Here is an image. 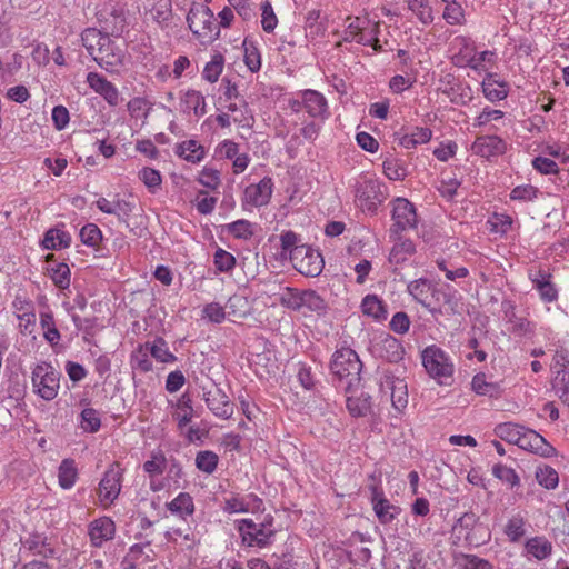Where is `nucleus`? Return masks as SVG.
Here are the masks:
<instances>
[{
    "label": "nucleus",
    "mask_w": 569,
    "mask_h": 569,
    "mask_svg": "<svg viewBox=\"0 0 569 569\" xmlns=\"http://www.w3.org/2000/svg\"><path fill=\"white\" fill-rule=\"evenodd\" d=\"M114 535L116 525L110 517H100L88 525L90 543L96 548L102 547L107 541L112 540Z\"/></svg>",
    "instance_id": "obj_14"
},
{
    "label": "nucleus",
    "mask_w": 569,
    "mask_h": 569,
    "mask_svg": "<svg viewBox=\"0 0 569 569\" xmlns=\"http://www.w3.org/2000/svg\"><path fill=\"white\" fill-rule=\"evenodd\" d=\"M525 550L537 560H543L551 555L552 545L545 537H533L527 540Z\"/></svg>",
    "instance_id": "obj_38"
},
{
    "label": "nucleus",
    "mask_w": 569,
    "mask_h": 569,
    "mask_svg": "<svg viewBox=\"0 0 569 569\" xmlns=\"http://www.w3.org/2000/svg\"><path fill=\"white\" fill-rule=\"evenodd\" d=\"M427 373L440 385H447L453 376L455 365L449 355L437 346L427 347L421 355Z\"/></svg>",
    "instance_id": "obj_6"
},
{
    "label": "nucleus",
    "mask_w": 569,
    "mask_h": 569,
    "mask_svg": "<svg viewBox=\"0 0 569 569\" xmlns=\"http://www.w3.org/2000/svg\"><path fill=\"white\" fill-rule=\"evenodd\" d=\"M61 373L49 362L41 361L32 368L31 381L33 391L43 400H52L60 389Z\"/></svg>",
    "instance_id": "obj_7"
},
{
    "label": "nucleus",
    "mask_w": 569,
    "mask_h": 569,
    "mask_svg": "<svg viewBox=\"0 0 569 569\" xmlns=\"http://www.w3.org/2000/svg\"><path fill=\"white\" fill-rule=\"evenodd\" d=\"M87 82L96 93L100 94L108 102L109 106L117 107L121 102L118 88L103 76L97 72H89L87 76Z\"/></svg>",
    "instance_id": "obj_17"
},
{
    "label": "nucleus",
    "mask_w": 569,
    "mask_h": 569,
    "mask_svg": "<svg viewBox=\"0 0 569 569\" xmlns=\"http://www.w3.org/2000/svg\"><path fill=\"white\" fill-rule=\"evenodd\" d=\"M301 97L303 109L311 118L325 121L330 117L328 101L322 93L308 89L301 92Z\"/></svg>",
    "instance_id": "obj_18"
},
{
    "label": "nucleus",
    "mask_w": 569,
    "mask_h": 569,
    "mask_svg": "<svg viewBox=\"0 0 569 569\" xmlns=\"http://www.w3.org/2000/svg\"><path fill=\"white\" fill-rule=\"evenodd\" d=\"M432 132L426 127H415L407 131H400L395 133V141L406 148H416L419 144H423L430 141Z\"/></svg>",
    "instance_id": "obj_25"
},
{
    "label": "nucleus",
    "mask_w": 569,
    "mask_h": 569,
    "mask_svg": "<svg viewBox=\"0 0 569 569\" xmlns=\"http://www.w3.org/2000/svg\"><path fill=\"white\" fill-rule=\"evenodd\" d=\"M187 22L189 29L202 43L212 42L220 33L213 12L202 2H193L191 4Z\"/></svg>",
    "instance_id": "obj_5"
},
{
    "label": "nucleus",
    "mask_w": 569,
    "mask_h": 569,
    "mask_svg": "<svg viewBox=\"0 0 569 569\" xmlns=\"http://www.w3.org/2000/svg\"><path fill=\"white\" fill-rule=\"evenodd\" d=\"M472 390L480 396L497 398L500 395V386L497 382L488 381L485 373H477L471 381Z\"/></svg>",
    "instance_id": "obj_40"
},
{
    "label": "nucleus",
    "mask_w": 569,
    "mask_h": 569,
    "mask_svg": "<svg viewBox=\"0 0 569 569\" xmlns=\"http://www.w3.org/2000/svg\"><path fill=\"white\" fill-rule=\"evenodd\" d=\"M122 471L119 466H111L99 482L98 496L103 508L110 507L121 491Z\"/></svg>",
    "instance_id": "obj_13"
},
{
    "label": "nucleus",
    "mask_w": 569,
    "mask_h": 569,
    "mask_svg": "<svg viewBox=\"0 0 569 569\" xmlns=\"http://www.w3.org/2000/svg\"><path fill=\"white\" fill-rule=\"evenodd\" d=\"M552 388L561 401L569 406V370L556 371Z\"/></svg>",
    "instance_id": "obj_49"
},
{
    "label": "nucleus",
    "mask_w": 569,
    "mask_h": 569,
    "mask_svg": "<svg viewBox=\"0 0 569 569\" xmlns=\"http://www.w3.org/2000/svg\"><path fill=\"white\" fill-rule=\"evenodd\" d=\"M71 234L60 228L49 229L43 237L42 247L46 250H61L70 247Z\"/></svg>",
    "instance_id": "obj_32"
},
{
    "label": "nucleus",
    "mask_w": 569,
    "mask_h": 569,
    "mask_svg": "<svg viewBox=\"0 0 569 569\" xmlns=\"http://www.w3.org/2000/svg\"><path fill=\"white\" fill-rule=\"evenodd\" d=\"M78 478L76 463L71 459L61 461L58 469V481L62 489H70L74 486Z\"/></svg>",
    "instance_id": "obj_39"
},
{
    "label": "nucleus",
    "mask_w": 569,
    "mask_h": 569,
    "mask_svg": "<svg viewBox=\"0 0 569 569\" xmlns=\"http://www.w3.org/2000/svg\"><path fill=\"white\" fill-rule=\"evenodd\" d=\"M213 263L218 271L229 272L236 266V258L224 249L218 248L213 254Z\"/></svg>",
    "instance_id": "obj_63"
},
{
    "label": "nucleus",
    "mask_w": 569,
    "mask_h": 569,
    "mask_svg": "<svg viewBox=\"0 0 569 569\" xmlns=\"http://www.w3.org/2000/svg\"><path fill=\"white\" fill-rule=\"evenodd\" d=\"M361 369L362 363L353 349L343 346L333 352L330 371L346 392L359 386Z\"/></svg>",
    "instance_id": "obj_2"
},
{
    "label": "nucleus",
    "mask_w": 569,
    "mask_h": 569,
    "mask_svg": "<svg viewBox=\"0 0 569 569\" xmlns=\"http://www.w3.org/2000/svg\"><path fill=\"white\" fill-rule=\"evenodd\" d=\"M133 209V202L120 198L119 194L114 196L112 214L116 216L120 222H123L128 226L129 218L131 217Z\"/></svg>",
    "instance_id": "obj_58"
},
{
    "label": "nucleus",
    "mask_w": 569,
    "mask_h": 569,
    "mask_svg": "<svg viewBox=\"0 0 569 569\" xmlns=\"http://www.w3.org/2000/svg\"><path fill=\"white\" fill-rule=\"evenodd\" d=\"M303 308L318 315H322L327 310V303L316 291L305 290L301 292V310Z\"/></svg>",
    "instance_id": "obj_45"
},
{
    "label": "nucleus",
    "mask_w": 569,
    "mask_h": 569,
    "mask_svg": "<svg viewBox=\"0 0 569 569\" xmlns=\"http://www.w3.org/2000/svg\"><path fill=\"white\" fill-rule=\"evenodd\" d=\"M168 510L181 518L186 519L194 512L192 497L187 492H180L173 500L167 503Z\"/></svg>",
    "instance_id": "obj_35"
},
{
    "label": "nucleus",
    "mask_w": 569,
    "mask_h": 569,
    "mask_svg": "<svg viewBox=\"0 0 569 569\" xmlns=\"http://www.w3.org/2000/svg\"><path fill=\"white\" fill-rule=\"evenodd\" d=\"M383 173L389 180L400 181L407 177V168L401 160L396 158H387L383 163Z\"/></svg>",
    "instance_id": "obj_50"
},
{
    "label": "nucleus",
    "mask_w": 569,
    "mask_h": 569,
    "mask_svg": "<svg viewBox=\"0 0 569 569\" xmlns=\"http://www.w3.org/2000/svg\"><path fill=\"white\" fill-rule=\"evenodd\" d=\"M535 476L538 483L548 490L557 488L559 483L558 472L550 466L538 467Z\"/></svg>",
    "instance_id": "obj_51"
},
{
    "label": "nucleus",
    "mask_w": 569,
    "mask_h": 569,
    "mask_svg": "<svg viewBox=\"0 0 569 569\" xmlns=\"http://www.w3.org/2000/svg\"><path fill=\"white\" fill-rule=\"evenodd\" d=\"M290 261L298 272L307 277L320 274L323 268L321 253L306 244L292 249Z\"/></svg>",
    "instance_id": "obj_10"
},
{
    "label": "nucleus",
    "mask_w": 569,
    "mask_h": 569,
    "mask_svg": "<svg viewBox=\"0 0 569 569\" xmlns=\"http://www.w3.org/2000/svg\"><path fill=\"white\" fill-rule=\"evenodd\" d=\"M377 349L380 357L385 358L389 362H398L405 355V349L401 342L390 335H385L380 338L377 343Z\"/></svg>",
    "instance_id": "obj_28"
},
{
    "label": "nucleus",
    "mask_w": 569,
    "mask_h": 569,
    "mask_svg": "<svg viewBox=\"0 0 569 569\" xmlns=\"http://www.w3.org/2000/svg\"><path fill=\"white\" fill-rule=\"evenodd\" d=\"M525 430V427L512 423V422H503L499 423L495 428V433L501 439L509 443L518 445L520 437Z\"/></svg>",
    "instance_id": "obj_44"
},
{
    "label": "nucleus",
    "mask_w": 569,
    "mask_h": 569,
    "mask_svg": "<svg viewBox=\"0 0 569 569\" xmlns=\"http://www.w3.org/2000/svg\"><path fill=\"white\" fill-rule=\"evenodd\" d=\"M256 500L253 495L246 497H232L224 501L223 510L229 513H242L250 511V502Z\"/></svg>",
    "instance_id": "obj_56"
},
{
    "label": "nucleus",
    "mask_w": 569,
    "mask_h": 569,
    "mask_svg": "<svg viewBox=\"0 0 569 569\" xmlns=\"http://www.w3.org/2000/svg\"><path fill=\"white\" fill-rule=\"evenodd\" d=\"M23 548L29 550L31 553L41 556L43 558H51L54 556V549L51 542L43 533L33 532L30 533L23 541Z\"/></svg>",
    "instance_id": "obj_29"
},
{
    "label": "nucleus",
    "mask_w": 569,
    "mask_h": 569,
    "mask_svg": "<svg viewBox=\"0 0 569 569\" xmlns=\"http://www.w3.org/2000/svg\"><path fill=\"white\" fill-rule=\"evenodd\" d=\"M149 345H139L130 355V366L133 371L146 373L152 370V361L150 359Z\"/></svg>",
    "instance_id": "obj_33"
},
{
    "label": "nucleus",
    "mask_w": 569,
    "mask_h": 569,
    "mask_svg": "<svg viewBox=\"0 0 569 569\" xmlns=\"http://www.w3.org/2000/svg\"><path fill=\"white\" fill-rule=\"evenodd\" d=\"M152 18L159 23L167 26L171 19V1L170 0H157V2L150 9Z\"/></svg>",
    "instance_id": "obj_59"
},
{
    "label": "nucleus",
    "mask_w": 569,
    "mask_h": 569,
    "mask_svg": "<svg viewBox=\"0 0 569 569\" xmlns=\"http://www.w3.org/2000/svg\"><path fill=\"white\" fill-rule=\"evenodd\" d=\"M204 401L209 410L218 418L229 419L233 415V403L228 396L216 388L204 392Z\"/></svg>",
    "instance_id": "obj_21"
},
{
    "label": "nucleus",
    "mask_w": 569,
    "mask_h": 569,
    "mask_svg": "<svg viewBox=\"0 0 569 569\" xmlns=\"http://www.w3.org/2000/svg\"><path fill=\"white\" fill-rule=\"evenodd\" d=\"M301 292L290 287H283L279 293V303L293 311L301 310Z\"/></svg>",
    "instance_id": "obj_53"
},
{
    "label": "nucleus",
    "mask_w": 569,
    "mask_h": 569,
    "mask_svg": "<svg viewBox=\"0 0 569 569\" xmlns=\"http://www.w3.org/2000/svg\"><path fill=\"white\" fill-rule=\"evenodd\" d=\"M80 428L86 432H97L101 426L99 412L92 408H86L80 413Z\"/></svg>",
    "instance_id": "obj_52"
},
{
    "label": "nucleus",
    "mask_w": 569,
    "mask_h": 569,
    "mask_svg": "<svg viewBox=\"0 0 569 569\" xmlns=\"http://www.w3.org/2000/svg\"><path fill=\"white\" fill-rule=\"evenodd\" d=\"M492 475L500 481L509 485L511 488L520 485V478L516 470L502 463H496L492 467Z\"/></svg>",
    "instance_id": "obj_55"
},
{
    "label": "nucleus",
    "mask_w": 569,
    "mask_h": 569,
    "mask_svg": "<svg viewBox=\"0 0 569 569\" xmlns=\"http://www.w3.org/2000/svg\"><path fill=\"white\" fill-rule=\"evenodd\" d=\"M236 527L242 543L250 548L263 549L270 546L277 532L270 515L264 516L260 521L250 518L239 519L236 521Z\"/></svg>",
    "instance_id": "obj_4"
},
{
    "label": "nucleus",
    "mask_w": 569,
    "mask_h": 569,
    "mask_svg": "<svg viewBox=\"0 0 569 569\" xmlns=\"http://www.w3.org/2000/svg\"><path fill=\"white\" fill-rule=\"evenodd\" d=\"M227 316L242 319L250 310L249 301L246 297L233 295L226 303Z\"/></svg>",
    "instance_id": "obj_46"
},
{
    "label": "nucleus",
    "mask_w": 569,
    "mask_h": 569,
    "mask_svg": "<svg viewBox=\"0 0 569 569\" xmlns=\"http://www.w3.org/2000/svg\"><path fill=\"white\" fill-rule=\"evenodd\" d=\"M380 392L382 397L391 401L393 409L401 413L408 405L407 382L398 377L385 375L380 381Z\"/></svg>",
    "instance_id": "obj_11"
},
{
    "label": "nucleus",
    "mask_w": 569,
    "mask_h": 569,
    "mask_svg": "<svg viewBox=\"0 0 569 569\" xmlns=\"http://www.w3.org/2000/svg\"><path fill=\"white\" fill-rule=\"evenodd\" d=\"M471 150L475 154L489 159L502 154L506 142L498 136H481L475 140Z\"/></svg>",
    "instance_id": "obj_22"
},
{
    "label": "nucleus",
    "mask_w": 569,
    "mask_h": 569,
    "mask_svg": "<svg viewBox=\"0 0 569 569\" xmlns=\"http://www.w3.org/2000/svg\"><path fill=\"white\" fill-rule=\"evenodd\" d=\"M154 552L149 542L136 543L130 547L124 560V569H140V567L154 559Z\"/></svg>",
    "instance_id": "obj_26"
},
{
    "label": "nucleus",
    "mask_w": 569,
    "mask_h": 569,
    "mask_svg": "<svg viewBox=\"0 0 569 569\" xmlns=\"http://www.w3.org/2000/svg\"><path fill=\"white\" fill-rule=\"evenodd\" d=\"M40 325L43 329L44 339L52 346L60 341V332L56 327L53 315L49 311L40 313Z\"/></svg>",
    "instance_id": "obj_48"
},
{
    "label": "nucleus",
    "mask_w": 569,
    "mask_h": 569,
    "mask_svg": "<svg viewBox=\"0 0 569 569\" xmlns=\"http://www.w3.org/2000/svg\"><path fill=\"white\" fill-rule=\"evenodd\" d=\"M138 179L144 184L151 194H156L161 189L162 176L160 171L150 167H143L138 171Z\"/></svg>",
    "instance_id": "obj_41"
},
{
    "label": "nucleus",
    "mask_w": 569,
    "mask_h": 569,
    "mask_svg": "<svg viewBox=\"0 0 569 569\" xmlns=\"http://www.w3.org/2000/svg\"><path fill=\"white\" fill-rule=\"evenodd\" d=\"M273 187L271 177H264L258 183L247 186L243 191L242 207L249 210L267 206L271 200Z\"/></svg>",
    "instance_id": "obj_12"
},
{
    "label": "nucleus",
    "mask_w": 569,
    "mask_h": 569,
    "mask_svg": "<svg viewBox=\"0 0 569 569\" xmlns=\"http://www.w3.org/2000/svg\"><path fill=\"white\" fill-rule=\"evenodd\" d=\"M174 153L190 163H199L206 157V149L197 140L190 139L178 143Z\"/></svg>",
    "instance_id": "obj_31"
},
{
    "label": "nucleus",
    "mask_w": 569,
    "mask_h": 569,
    "mask_svg": "<svg viewBox=\"0 0 569 569\" xmlns=\"http://www.w3.org/2000/svg\"><path fill=\"white\" fill-rule=\"evenodd\" d=\"M390 241L393 242L390 253H389V262L391 264H402L405 263L411 256L416 252L415 243L408 239L403 238L402 233H398L397 236H389Z\"/></svg>",
    "instance_id": "obj_23"
},
{
    "label": "nucleus",
    "mask_w": 569,
    "mask_h": 569,
    "mask_svg": "<svg viewBox=\"0 0 569 569\" xmlns=\"http://www.w3.org/2000/svg\"><path fill=\"white\" fill-rule=\"evenodd\" d=\"M244 63L251 72H257L261 68V57L257 46L248 40L243 41Z\"/></svg>",
    "instance_id": "obj_60"
},
{
    "label": "nucleus",
    "mask_w": 569,
    "mask_h": 569,
    "mask_svg": "<svg viewBox=\"0 0 569 569\" xmlns=\"http://www.w3.org/2000/svg\"><path fill=\"white\" fill-rule=\"evenodd\" d=\"M385 186L377 179L366 178L357 182L356 203L365 212H375L387 196Z\"/></svg>",
    "instance_id": "obj_9"
},
{
    "label": "nucleus",
    "mask_w": 569,
    "mask_h": 569,
    "mask_svg": "<svg viewBox=\"0 0 569 569\" xmlns=\"http://www.w3.org/2000/svg\"><path fill=\"white\" fill-rule=\"evenodd\" d=\"M180 112L196 118H200L206 113V100L200 91L187 90L180 97L179 101Z\"/></svg>",
    "instance_id": "obj_24"
},
{
    "label": "nucleus",
    "mask_w": 569,
    "mask_h": 569,
    "mask_svg": "<svg viewBox=\"0 0 569 569\" xmlns=\"http://www.w3.org/2000/svg\"><path fill=\"white\" fill-rule=\"evenodd\" d=\"M228 232L237 239H249L253 236V226L250 221L240 219L227 226Z\"/></svg>",
    "instance_id": "obj_62"
},
{
    "label": "nucleus",
    "mask_w": 569,
    "mask_h": 569,
    "mask_svg": "<svg viewBox=\"0 0 569 569\" xmlns=\"http://www.w3.org/2000/svg\"><path fill=\"white\" fill-rule=\"evenodd\" d=\"M361 310L363 315L371 317L377 322H382L387 319L388 312L382 302L375 295H367L361 301Z\"/></svg>",
    "instance_id": "obj_34"
},
{
    "label": "nucleus",
    "mask_w": 569,
    "mask_h": 569,
    "mask_svg": "<svg viewBox=\"0 0 569 569\" xmlns=\"http://www.w3.org/2000/svg\"><path fill=\"white\" fill-rule=\"evenodd\" d=\"M391 206V226L389 236H397L408 230H412L418 224L416 207L406 198H396L390 202Z\"/></svg>",
    "instance_id": "obj_8"
},
{
    "label": "nucleus",
    "mask_w": 569,
    "mask_h": 569,
    "mask_svg": "<svg viewBox=\"0 0 569 569\" xmlns=\"http://www.w3.org/2000/svg\"><path fill=\"white\" fill-rule=\"evenodd\" d=\"M409 9L423 24H429L432 22V9L427 0H409Z\"/></svg>",
    "instance_id": "obj_61"
},
{
    "label": "nucleus",
    "mask_w": 569,
    "mask_h": 569,
    "mask_svg": "<svg viewBox=\"0 0 569 569\" xmlns=\"http://www.w3.org/2000/svg\"><path fill=\"white\" fill-rule=\"evenodd\" d=\"M481 87L483 96L491 102L503 100L508 96L507 83L495 80L492 74H488L483 79Z\"/></svg>",
    "instance_id": "obj_36"
},
{
    "label": "nucleus",
    "mask_w": 569,
    "mask_h": 569,
    "mask_svg": "<svg viewBox=\"0 0 569 569\" xmlns=\"http://www.w3.org/2000/svg\"><path fill=\"white\" fill-rule=\"evenodd\" d=\"M517 446L541 457H552L556 453L555 448L542 436L527 428H525Z\"/></svg>",
    "instance_id": "obj_19"
},
{
    "label": "nucleus",
    "mask_w": 569,
    "mask_h": 569,
    "mask_svg": "<svg viewBox=\"0 0 569 569\" xmlns=\"http://www.w3.org/2000/svg\"><path fill=\"white\" fill-rule=\"evenodd\" d=\"M50 277L54 284L61 289L70 286V268L67 263H58L50 269Z\"/></svg>",
    "instance_id": "obj_64"
},
{
    "label": "nucleus",
    "mask_w": 569,
    "mask_h": 569,
    "mask_svg": "<svg viewBox=\"0 0 569 569\" xmlns=\"http://www.w3.org/2000/svg\"><path fill=\"white\" fill-rule=\"evenodd\" d=\"M81 41L88 53L107 72L119 73L129 61L123 46L96 28L83 30Z\"/></svg>",
    "instance_id": "obj_1"
},
{
    "label": "nucleus",
    "mask_w": 569,
    "mask_h": 569,
    "mask_svg": "<svg viewBox=\"0 0 569 569\" xmlns=\"http://www.w3.org/2000/svg\"><path fill=\"white\" fill-rule=\"evenodd\" d=\"M371 502L376 516L382 523L391 522L399 513V508L390 503V501L383 497V493L376 487L372 489Z\"/></svg>",
    "instance_id": "obj_27"
},
{
    "label": "nucleus",
    "mask_w": 569,
    "mask_h": 569,
    "mask_svg": "<svg viewBox=\"0 0 569 569\" xmlns=\"http://www.w3.org/2000/svg\"><path fill=\"white\" fill-rule=\"evenodd\" d=\"M380 21L369 16L347 17L342 39L346 42H355L361 46L371 47L375 51H381L382 44L379 40Z\"/></svg>",
    "instance_id": "obj_3"
},
{
    "label": "nucleus",
    "mask_w": 569,
    "mask_h": 569,
    "mask_svg": "<svg viewBox=\"0 0 569 569\" xmlns=\"http://www.w3.org/2000/svg\"><path fill=\"white\" fill-rule=\"evenodd\" d=\"M223 56L221 53H214L202 70V78L210 83L217 82L223 71Z\"/></svg>",
    "instance_id": "obj_47"
},
{
    "label": "nucleus",
    "mask_w": 569,
    "mask_h": 569,
    "mask_svg": "<svg viewBox=\"0 0 569 569\" xmlns=\"http://www.w3.org/2000/svg\"><path fill=\"white\" fill-rule=\"evenodd\" d=\"M150 347L151 357L161 363H172L177 357L169 350L168 343L162 338H157L152 342H147Z\"/></svg>",
    "instance_id": "obj_43"
},
{
    "label": "nucleus",
    "mask_w": 569,
    "mask_h": 569,
    "mask_svg": "<svg viewBox=\"0 0 569 569\" xmlns=\"http://www.w3.org/2000/svg\"><path fill=\"white\" fill-rule=\"evenodd\" d=\"M219 457L210 450L199 451L196 457L197 468L208 475H211L217 469Z\"/></svg>",
    "instance_id": "obj_54"
},
{
    "label": "nucleus",
    "mask_w": 569,
    "mask_h": 569,
    "mask_svg": "<svg viewBox=\"0 0 569 569\" xmlns=\"http://www.w3.org/2000/svg\"><path fill=\"white\" fill-rule=\"evenodd\" d=\"M167 469V459L161 451L152 452L151 458L143 463V470L149 476L150 489L153 492L163 490L168 482L159 477Z\"/></svg>",
    "instance_id": "obj_16"
},
{
    "label": "nucleus",
    "mask_w": 569,
    "mask_h": 569,
    "mask_svg": "<svg viewBox=\"0 0 569 569\" xmlns=\"http://www.w3.org/2000/svg\"><path fill=\"white\" fill-rule=\"evenodd\" d=\"M475 42L466 36H457L450 43L451 61L456 67L466 68L475 54Z\"/></svg>",
    "instance_id": "obj_20"
},
{
    "label": "nucleus",
    "mask_w": 569,
    "mask_h": 569,
    "mask_svg": "<svg viewBox=\"0 0 569 569\" xmlns=\"http://www.w3.org/2000/svg\"><path fill=\"white\" fill-rule=\"evenodd\" d=\"M453 559L458 569H493L491 562L476 555L457 553Z\"/></svg>",
    "instance_id": "obj_42"
},
{
    "label": "nucleus",
    "mask_w": 569,
    "mask_h": 569,
    "mask_svg": "<svg viewBox=\"0 0 569 569\" xmlns=\"http://www.w3.org/2000/svg\"><path fill=\"white\" fill-rule=\"evenodd\" d=\"M508 540L512 543L519 542L527 532V521L520 513L511 516L503 528Z\"/></svg>",
    "instance_id": "obj_37"
},
{
    "label": "nucleus",
    "mask_w": 569,
    "mask_h": 569,
    "mask_svg": "<svg viewBox=\"0 0 569 569\" xmlns=\"http://www.w3.org/2000/svg\"><path fill=\"white\" fill-rule=\"evenodd\" d=\"M529 279L543 302H555L558 299V289L551 281V273L546 269L529 270Z\"/></svg>",
    "instance_id": "obj_15"
},
{
    "label": "nucleus",
    "mask_w": 569,
    "mask_h": 569,
    "mask_svg": "<svg viewBox=\"0 0 569 569\" xmlns=\"http://www.w3.org/2000/svg\"><path fill=\"white\" fill-rule=\"evenodd\" d=\"M442 17L451 26H462L466 23L465 10L457 1L446 4Z\"/></svg>",
    "instance_id": "obj_57"
},
{
    "label": "nucleus",
    "mask_w": 569,
    "mask_h": 569,
    "mask_svg": "<svg viewBox=\"0 0 569 569\" xmlns=\"http://www.w3.org/2000/svg\"><path fill=\"white\" fill-rule=\"evenodd\" d=\"M126 7L124 4L117 3H106L104 7L99 11L100 20L109 21L111 18L112 32H121L126 26Z\"/></svg>",
    "instance_id": "obj_30"
}]
</instances>
